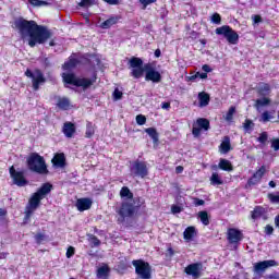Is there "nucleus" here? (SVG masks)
<instances>
[{
  "label": "nucleus",
  "instance_id": "obj_1",
  "mask_svg": "<svg viewBox=\"0 0 279 279\" xmlns=\"http://www.w3.org/2000/svg\"><path fill=\"white\" fill-rule=\"evenodd\" d=\"M13 29H17L21 38L25 40L28 38V47H36V45H45L53 36V33L45 25H38L34 20H25V17H17L14 20Z\"/></svg>",
  "mask_w": 279,
  "mask_h": 279
},
{
  "label": "nucleus",
  "instance_id": "obj_2",
  "mask_svg": "<svg viewBox=\"0 0 279 279\" xmlns=\"http://www.w3.org/2000/svg\"><path fill=\"white\" fill-rule=\"evenodd\" d=\"M120 197L123 201L120 207L116 210L119 217L122 219H134V217H138L141 208L145 207V198L137 196L134 198V193L128 186H122L120 190Z\"/></svg>",
  "mask_w": 279,
  "mask_h": 279
},
{
  "label": "nucleus",
  "instance_id": "obj_3",
  "mask_svg": "<svg viewBox=\"0 0 279 279\" xmlns=\"http://www.w3.org/2000/svg\"><path fill=\"white\" fill-rule=\"evenodd\" d=\"M129 68L131 69L130 76L134 80H141L145 75L146 82H151L153 84L162 82V74L156 70L154 63H145L143 65V59L138 57H132L129 60Z\"/></svg>",
  "mask_w": 279,
  "mask_h": 279
},
{
  "label": "nucleus",
  "instance_id": "obj_4",
  "mask_svg": "<svg viewBox=\"0 0 279 279\" xmlns=\"http://www.w3.org/2000/svg\"><path fill=\"white\" fill-rule=\"evenodd\" d=\"M53 190V185L49 182L44 183L28 199V204L24 210V221H29L32 219V215L40 208V203L51 191Z\"/></svg>",
  "mask_w": 279,
  "mask_h": 279
},
{
  "label": "nucleus",
  "instance_id": "obj_5",
  "mask_svg": "<svg viewBox=\"0 0 279 279\" xmlns=\"http://www.w3.org/2000/svg\"><path fill=\"white\" fill-rule=\"evenodd\" d=\"M26 165L33 173H38L39 175H47L49 173L45 157L40 156L38 153H31L26 158Z\"/></svg>",
  "mask_w": 279,
  "mask_h": 279
},
{
  "label": "nucleus",
  "instance_id": "obj_6",
  "mask_svg": "<svg viewBox=\"0 0 279 279\" xmlns=\"http://www.w3.org/2000/svg\"><path fill=\"white\" fill-rule=\"evenodd\" d=\"M64 84H70L71 86H76L77 88H90L97 82V73H94L92 78H80L75 73H63L62 74Z\"/></svg>",
  "mask_w": 279,
  "mask_h": 279
},
{
  "label": "nucleus",
  "instance_id": "obj_7",
  "mask_svg": "<svg viewBox=\"0 0 279 279\" xmlns=\"http://www.w3.org/2000/svg\"><path fill=\"white\" fill-rule=\"evenodd\" d=\"M24 75L32 80L33 90H40V86L47 83V78L40 69H35L34 72L31 69H26Z\"/></svg>",
  "mask_w": 279,
  "mask_h": 279
},
{
  "label": "nucleus",
  "instance_id": "obj_8",
  "mask_svg": "<svg viewBox=\"0 0 279 279\" xmlns=\"http://www.w3.org/2000/svg\"><path fill=\"white\" fill-rule=\"evenodd\" d=\"M217 36H223L229 45H239V33L230 25H222L216 28Z\"/></svg>",
  "mask_w": 279,
  "mask_h": 279
},
{
  "label": "nucleus",
  "instance_id": "obj_9",
  "mask_svg": "<svg viewBox=\"0 0 279 279\" xmlns=\"http://www.w3.org/2000/svg\"><path fill=\"white\" fill-rule=\"evenodd\" d=\"M132 265L135 268V274L141 279H151V265L143 259L132 260Z\"/></svg>",
  "mask_w": 279,
  "mask_h": 279
},
{
  "label": "nucleus",
  "instance_id": "obj_10",
  "mask_svg": "<svg viewBox=\"0 0 279 279\" xmlns=\"http://www.w3.org/2000/svg\"><path fill=\"white\" fill-rule=\"evenodd\" d=\"M131 173H133L134 178H141L145 180L149 175V168L147 167V161H142L136 159L133 161L131 167Z\"/></svg>",
  "mask_w": 279,
  "mask_h": 279
},
{
  "label": "nucleus",
  "instance_id": "obj_11",
  "mask_svg": "<svg viewBox=\"0 0 279 279\" xmlns=\"http://www.w3.org/2000/svg\"><path fill=\"white\" fill-rule=\"evenodd\" d=\"M9 173H10V178H11L13 184H15V186H19L21 189V187L27 186V184H29V180H27V178H25V171H23V170L17 171L16 168H14V166H11L9 168Z\"/></svg>",
  "mask_w": 279,
  "mask_h": 279
},
{
  "label": "nucleus",
  "instance_id": "obj_12",
  "mask_svg": "<svg viewBox=\"0 0 279 279\" xmlns=\"http://www.w3.org/2000/svg\"><path fill=\"white\" fill-rule=\"evenodd\" d=\"M265 173H267V168L262 166L258 170H256L253 175L247 180L244 189H252V186H256V184H260V180H263Z\"/></svg>",
  "mask_w": 279,
  "mask_h": 279
},
{
  "label": "nucleus",
  "instance_id": "obj_13",
  "mask_svg": "<svg viewBox=\"0 0 279 279\" xmlns=\"http://www.w3.org/2000/svg\"><path fill=\"white\" fill-rule=\"evenodd\" d=\"M265 173H267V168L262 166L258 170H256L253 175L247 180L244 189H252V186H256V184H260V180H263Z\"/></svg>",
  "mask_w": 279,
  "mask_h": 279
},
{
  "label": "nucleus",
  "instance_id": "obj_14",
  "mask_svg": "<svg viewBox=\"0 0 279 279\" xmlns=\"http://www.w3.org/2000/svg\"><path fill=\"white\" fill-rule=\"evenodd\" d=\"M265 173H267V168L262 166L258 170H256L253 175L247 180L244 189H252V186H256V184H260V180H263Z\"/></svg>",
  "mask_w": 279,
  "mask_h": 279
},
{
  "label": "nucleus",
  "instance_id": "obj_15",
  "mask_svg": "<svg viewBox=\"0 0 279 279\" xmlns=\"http://www.w3.org/2000/svg\"><path fill=\"white\" fill-rule=\"evenodd\" d=\"M269 267H278V262L275 259L257 262L254 264L253 271L254 274H257V276H263V274H265Z\"/></svg>",
  "mask_w": 279,
  "mask_h": 279
},
{
  "label": "nucleus",
  "instance_id": "obj_16",
  "mask_svg": "<svg viewBox=\"0 0 279 279\" xmlns=\"http://www.w3.org/2000/svg\"><path fill=\"white\" fill-rule=\"evenodd\" d=\"M202 271H204V264L202 262L190 264L184 268V274L194 278H202Z\"/></svg>",
  "mask_w": 279,
  "mask_h": 279
},
{
  "label": "nucleus",
  "instance_id": "obj_17",
  "mask_svg": "<svg viewBox=\"0 0 279 279\" xmlns=\"http://www.w3.org/2000/svg\"><path fill=\"white\" fill-rule=\"evenodd\" d=\"M196 125L198 126L192 128V134L195 137L201 136L202 130H204V132H208V130H210V121L206 118H198L196 120Z\"/></svg>",
  "mask_w": 279,
  "mask_h": 279
},
{
  "label": "nucleus",
  "instance_id": "obj_18",
  "mask_svg": "<svg viewBox=\"0 0 279 279\" xmlns=\"http://www.w3.org/2000/svg\"><path fill=\"white\" fill-rule=\"evenodd\" d=\"M243 239V231L236 228H229L227 230V240L230 245H239Z\"/></svg>",
  "mask_w": 279,
  "mask_h": 279
},
{
  "label": "nucleus",
  "instance_id": "obj_19",
  "mask_svg": "<svg viewBox=\"0 0 279 279\" xmlns=\"http://www.w3.org/2000/svg\"><path fill=\"white\" fill-rule=\"evenodd\" d=\"M76 208L78 213L90 210V208H93V199H90L89 197L78 198L76 201Z\"/></svg>",
  "mask_w": 279,
  "mask_h": 279
},
{
  "label": "nucleus",
  "instance_id": "obj_20",
  "mask_svg": "<svg viewBox=\"0 0 279 279\" xmlns=\"http://www.w3.org/2000/svg\"><path fill=\"white\" fill-rule=\"evenodd\" d=\"M51 162L56 169H64L66 167V156H64V153H57L51 159Z\"/></svg>",
  "mask_w": 279,
  "mask_h": 279
},
{
  "label": "nucleus",
  "instance_id": "obj_21",
  "mask_svg": "<svg viewBox=\"0 0 279 279\" xmlns=\"http://www.w3.org/2000/svg\"><path fill=\"white\" fill-rule=\"evenodd\" d=\"M75 123L73 122H64L62 132L66 138H73L75 132H76Z\"/></svg>",
  "mask_w": 279,
  "mask_h": 279
},
{
  "label": "nucleus",
  "instance_id": "obj_22",
  "mask_svg": "<svg viewBox=\"0 0 279 279\" xmlns=\"http://www.w3.org/2000/svg\"><path fill=\"white\" fill-rule=\"evenodd\" d=\"M220 154H230L232 151V144L230 143V136H225L222 142L219 145Z\"/></svg>",
  "mask_w": 279,
  "mask_h": 279
},
{
  "label": "nucleus",
  "instance_id": "obj_23",
  "mask_svg": "<svg viewBox=\"0 0 279 279\" xmlns=\"http://www.w3.org/2000/svg\"><path fill=\"white\" fill-rule=\"evenodd\" d=\"M119 21H121V16H119V15L111 16L100 24V28L101 29H110V27H112V25H117V23H119Z\"/></svg>",
  "mask_w": 279,
  "mask_h": 279
},
{
  "label": "nucleus",
  "instance_id": "obj_24",
  "mask_svg": "<svg viewBox=\"0 0 279 279\" xmlns=\"http://www.w3.org/2000/svg\"><path fill=\"white\" fill-rule=\"evenodd\" d=\"M271 94V85L268 83H259V86L257 87V95L259 97H267V95Z\"/></svg>",
  "mask_w": 279,
  "mask_h": 279
},
{
  "label": "nucleus",
  "instance_id": "obj_25",
  "mask_svg": "<svg viewBox=\"0 0 279 279\" xmlns=\"http://www.w3.org/2000/svg\"><path fill=\"white\" fill-rule=\"evenodd\" d=\"M267 106H271V98L263 96L255 100L254 108L256 110H260V108H265Z\"/></svg>",
  "mask_w": 279,
  "mask_h": 279
},
{
  "label": "nucleus",
  "instance_id": "obj_26",
  "mask_svg": "<svg viewBox=\"0 0 279 279\" xmlns=\"http://www.w3.org/2000/svg\"><path fill=\"white\" fill-rule=\"evenodd\" d=\"M198 104L199 108H206L210 104V94L206 92L198 93Z\"/></svg>",
  "mask_w": 279,
  "mask_h": 279
},
{
  "label": "nucleus",
  "instance_id": "obj_27",
  "mask_svg": "<svg viewBox=\"0 0 279 279\" xmlns=\"http://www.w3.org/2000/svg\"><path fill=\"white\" fill-rule=\"evenodd\" d=\"M218 169H221V171H234V166H232V162L228 159L221 158L218 163Z\"/></svg>",
  "mask_w": 279,
  "mask_h": 279
},
{
  "label": "nucleus",
  "instance_id": "obj_28",
  "mask_svg": "<svg viewBox=\"0 0 279 279\" xmlns=\"http://www.w3.org/2000/svg\"><path fill=\"white\" fill-rule=\"evenodd\" d=\"M146 134L151 137V141L154 145H158L160 135L158 134V131L156 128H147L145 129Z\"/></svg>",
  "mask_w": 279,
  "mask_h": 279
},
{
  "label": "nucleus",
  "instance_id": "obj_29",
  "mask_svg": "<svg viewBox=\"0 0 279 279\" xmlns=\"http://www.w3.org/2000/svg\"><path fill=\"white\" fill-rule=\"evenodd\" d=\"M197 218L201 220L203 226H210V215L206 210H201L197 213Z\"/></svg>",
  "mask_w": 279,
  "mask_h": 279
},
{
  "label": "nucleus",
  "instance_id": "obj_30",
  "mask_svg": "<svg viewBox=\"0 0 279 279\" xmlns=\"http://www.w3.org/2000/svg\"><path fill=\"white\" fill-rule=\"evenodd\" d=\"M265 215V208L263 206H256L254 210L251 211V219L256 221V219H260Z\"/></svg>",
  "mask_w": 279,
  "mask_h": 279
},
{
  "label": "nucleus",
  "instance_id": "obj_31",
  "mask_svg": "<svg viewBox=\"0 0 279 279\" xmlns=\"http://www.w3.org/2000/svg\"><path fill=\"white\" fill-rule=\"evenodd\" d=\"M57 108L59 110H69V108H71V100H69V98L66 97L59 98L57 102Z\"/></svg>",
  "mask_w": 279,
  "mask_h": 279
},
{
  "label": "nucleus",
  "instance_id": "obj_32",
  "mask_svg": "<svg viewBox=\"0 0 279 279\" xmlns=\"http://www.w3.org/2000/svg\"><path fill=\"white\" fill-rule=\"evenodd\" d=\"M95 130H97V125L93 124V122H86V131H85V138H93L95 136Z\"/></svg>",
  "mask_w": 279,
  "mask_h": 279
},
{
  "label": "nucleus",
  "instance_id": "obj_33",
  "mask_svg": "<svg viewBox=\"0 0 279 279\" xmlns=\"http://www.w3.org/2000/svg\"><path fill=\"white\" fill-rule=\"evenodd\" d=\"M196 234L195 227L191 226L187 227L183 232V239L185 241H193L194 236Z\"/></svg>",
  "mask_w": 279,
  "mask_h": 279
},
{
  "label": "nucleus",
  "instance_id": "obj_34",
  "mask_svg": "<svg viewBox=\"0 0 279 279\" xmlns=\"http://www.w3.org/2000/svg\"><path fill=\"white\" fill-rule=\"evenodd\" d=\"M77 64H80V60L75 59L73 57H70L69 61L63 64V69L65 71H71V69H75V66H77Z\"/></svg>",
  "mask_w": 279,
  "mask_h": 279
},
{
  "label": "nucleus",
  "instance_id": "obj_35",
  "mask_svg": "<svg viewBox=\"0 0 279 279\" xmlns=\"http://www.w3.org/2000/svg\"><path fill=\"white\" fill-rule=\"evenodd\" d=\"M210 184H213V186H221V184H223V180H221V177H219V173L214 172L211 174Z\"/></svg>",
  "mask_w": 279,
  "mask_h": 279
},
{
  "label": "nucleus",
  "instance_id": "obj_36",
  "mask_svg": "<svg viewBox=\"0 0 279 279\" xmlns=\"http://www.w3.org/2000/svg\"><path fill=\"white\" fill-rule=\"evenodd\" d=\"M110 274V267L102 266L97 269V276L99 278H106Z\"/></svg>",
  "mask_w": 279,
  "mask_h": 279
},
{
  "label": "nucleus",
  "instance_id": "obj_37",
  "mask_svg": "<svg viewBox=\"0 0 279 279\" xmlns=\"http://www.w3.org/2000/svg\"><path fill=\"white\" fill-rule=\"evenodd\" d=\"M274 119V116L271 114L270 111H264L262 114H260V118H259V121L262 123H269V121Z\"/></svg>",
  "mask_w": 279,
  "mask_h": 279
},
{
  "label": "nucleus",
  "instance_id": "obj_38",
  "mask_svg": "<svg viewBox=\"0 0 279 279\" xmlns=\"http://www.w3.org/2000/svg\"><path fill=\"white\" fill-rule=\"evenodd\" d=\"M28 3L33 8H43V5H49V2H47L45 0H28Z\"/></svg>",
  "mask_w": 279,
  "mask_h": 279
},
{
  "label": "nucleus",
  "instance_id": "obj_39",
  "mask_svg": "<svg viewBox=\"0 0 279 279\" xmlns=\"http://www.w3.org/2000/svg\"><path fill=\"white\" fill-rule=\"evenodd\" d=\"M234 112H236V107L231 106L226 114V121H232L234 119Z\"/></svg>",
  "mask_w": 279,
  "mask_h": 279
},
{
  "label": "nucleus",
  "instance_id": "obj_40",
  "mask_svg": "<svg viewBox=\"0 0 279 279\" xmlns=\"http://www.w3.org/2000/svg\"><path fill=\"white\" fill-rule=\"evenodd\" d=\"M89 241L93 243L94 247H99V245H101V240H99L95 234L89 235Z\"/></svg>",
  "mask_w": 279,
  "mask_h": 279
},
{
  "label": "nucleus",
  "instance_id": "obj_41",
  "mask_svg": "<svg viewBox=\"0 0 279 279\" xmlns=\"http://www.w3.org/2000/svg\"><path fill=\"white\" fill-rule=\"evenodd\" d=\"M269 138V135L267 134V132H262L257 138L258 143H260L262 145H265V143H267Z\"/></svg>",
  "mask_w": 279,
  "mask_h": 279
},
{
  "label": "nucleus",
  "instance_id": "obj_42",
  "mask_svg": "<svg viewBox=\"0 0 279 279\" xmlns=\"http://www.w3.org/2000/svg\"><path fill=\"white\" fill-rule=\"evenodd\" d=\"M78 5L80 8H90L92 5H95V0H81Z\"/></svg>",
  "mask_w": 279,
  "mask_h": 279
},
{
  "label": "nucleus",
  "instance_id": "obj_43",
  "mask_svg": "<svg viewBox=\"0 0 279 279\" xmlns=\"http://www.w3.org/2000/svg\"><path fill=\"white\" fill-rule=\"evenodd\" d=\"M135 121H136L137 125H145V123H147V117H145L143 114H137L135 118Z\"/></svg>",
  "mask_w": 279,
  "mask_h": 279
},
{
  "label": "nucleus",
  "instance_id": "obj_44",
  "mask_svg": "<svg viewBox=\"0 0 279 279\" xmlns=\"http://www.w3.org/2000/svg\"><path fill=\"white\" fill-rule=\"evenodd\" d=\"M267 197L271 204H279V195H275L274 193H268Z\"/></svg>",
  "mask_w": 279,
  "mask_h": 279
},
{
  "label": "nucleus",
  "instance_id": "obj_45",
  "mask_svg": "<svg viewBox=\"0 0 279 279\" xmlns=\"http://www.w3.org/2000/svg\"><path fill=\"white\" fill-rule=\"evenodd\" d=\"M243 128L246 132H250V130H252V128H254V122L250 119H246L243 123Z\"/></svg>",
  "mask_w": 279,
  "mask_h": 279
},
{
  "label": "nucleus",
  "instance_id": "obj_46",
  "mask_svg": "<svg viewBox=\"0 0 279 279\" xmlns=\"http://www.w3.org/2000/svg\"><path fill=\"white\" fill-rule=\"evenodd\" d=\"M211 23L215 25H220L221 24V15L219 13H214L211 15Z\"/></svg>",
  "mask_w": 279,
  "mask_h": 279
},
{
  "label": "nucleus",
  "instance_id": "obj_47",
  "mask_svg": "<svg viewBox=\"0 0 279 279\" xmlns=\"http://www.w3.org/2000/svg\"><path fill=\"white\" fill-rule=\"evenodd\" d=\"M112 95H113L114 101H119L120 99H123V92L119 90V88H116Z\"/></svg>",
  "mask_w": 279,
  "mask_h": 279
},
{
  "label": "nucleus",
  "instance_id": "obj_48",
  "mask_svg": "<svg viewBox=\"0 0 279 279\" xmlns=\"http://www.w3.org/2000/svg\"><path fill=\"white\" fill-rule=\"evenodd\" d=\"M65 256L66 258H72V256H75V247L69 246Z\"/></svg>",
  "mask_w": 279,
  "mask_h": 279
},
{
  "label": "nucleus",
  "instance_id": "obj_49",
  "mask_svg": "<svg viewBox=\"0 0 279 279\" xmlns=\"http://www.w3.org/2000/svg\"><path fill=\"white\" fill-rule=\"evenodd\" d=\"M171 213L173 215H179V213H182V207L181 206H178V205H172L171 206Z\"/></svg>",
  "mask_w": 279,
  "mask_h": 279
},
{
  "label": "nucleus",
  "instance_id": "obj_50",
  "mask_svg": "<svg viewBox=\"0 0 279 279\" xmlns=\"http://www.w3.org/2000/svg\"><path fill=\"white\" fill-rule=\"evenodd\" d=\"M271 148L275 151H279V138H275V140L271 141Z\"/></svg>",
  "mask_w": 279,
  "mask_h": 279
},
{
  "label": "nucleus",
  "instance_id": "obj_51",
  "mask_svg": "<svg viewBox=\"0 0 279 279\" xmlns=\"http://www.w3.org/2000/svg\"><path fill=\"white\" fill-rule=\"evenodd\" d=\"M44 239H45V234L44 233H37L35 235V241H36V243H38V245H40L43 243Z\"/></svg>",
  "mask_w": 279,
  "mask_h": 279
},
{
  "label": "nucleus",
  "instance_id": "obj_52",
  "mask_svg": "<svg viewBox=\"0 0 279 279\" xmlns=\"http://www.w3.org/2000/svg\"><path fill=\"white\" fill-rule=\"evenodd\" d=\"M140 3H142V5H144V10H145V8H147V5H151V3H156V0H140Z\"/></svg>",
  "mask_w": 279,
  "mask_h": 279
},
{
  "label": "nucleus",
  "instance_id": "obj_53",
  "mask_svg": "<svg viewBox=\"0 0 279 279\" xmlns=\"http://www.w3.org/2000/svg\"><path fill=\"white\" fill-rule=\"evenodd\" d=\"M265 234H268V235L274 234V227L271 225H267L265 227Z\"/></svg>",
  "mask_w": 279,
  "mask_h": 279
},
{
  "label": "nucleus",
  "instance_id": "obj_54",
  "mask_svg": "<svg viewBox=\"0 0 279 279\" xmlns=\"http://www.w3.org/2000/svg\"><path fill=\"white\" fill-rule=\"evenodd\" d=\"M204 204H206L205 199H201V198H197V197L194 198V205L195 206H204Z\"/></svg>",
  "mask_w": 279,
  "mask_h": 279
},
{
  "label": "nucleus",
  "instance_id": "obj_55",
  "mask_svg": "<svg viewBox=\"0 0 279 279\" xmlns=\"http://www.w3.org/2000/svg\"><path fill=\"white\" fill-rule=\"evenodd\" d=\"M105 3H108L109 5H119V0H102Z\"/></svg>",
  "mask_w": 279,
  "mask_h": 279
},
{
  "label": "nucleus",
  "instance_id": "obj_56",
  "mask_svg": "<svg viewBox=\"0 0 279 279\" xmlns=\"http://www.w3.org/2000/svg\"><path fill=\"white\" fill-rule=\"evenodd\" d=\"M202 69H203V71H204L205 73H210V72L213 71V69H210V65H208V64H204V65L202 66Z\"/></svg>",
  "mask_w": 279,
  "mask_h": 279
},
{
  "label": "nucleus",
  "instance_id": "obj_57",
  "mask_svg": "<svg viewBox=\"0 0 279 279\" xmlns=\"http://www.w3.org/2000/svg\"><path fill=\"white\" fill-rule=\"evenodd\" d=\"M161 108L162 110H169V108H171V102H162Z\"/></svg>",
  "mask_w": 279,
  "mask_h": 279
},
{
  "label": "nucleus",
  "instance_id": "obj_58",
  "mask_svg": "<svg viewBox=\"0 0 279 279\" xmlns=\"http://www.w3.org/2000/svg\"><path fill=\"white\" fill-rule=\"evenodd\" d=\"M253 21H254V23H262L263 17L260 15H254Z\"/></svg>",
  "mask_w": 279,
  "mask_h": 279
},
{
  "label": "nucleus",
  "instance_id": "obj_59",
  "mask_svg": "<svg viewBox=\"0 0 279 279\" xmlns=\"http://www.w3.org/2000/svg\"><path fill=\"white\" fill-rule=\"evenodd\" d=\"M199 77V72H197L196 74L189 76L190 82H195L196 78Z\"/></svg>",
  "mask_w": 279,
  "mask_h": 279
},
{
  "label": "nucleus",
  "instance_id": "obj_60",
  "mask_svg": "<svg viewBox=\"0 0 279 279\" xmlns=\"http://www.w3.org/2000/svg\"><path fill=\"white\" fill-rule=\"evenodd\" d=\"M9 254H10V253L1 252V253H0V260H3V259H5V258H8Z\"/></svg>",
  "mask_w": 279,
  "mask_h": 279
},
{
  "label": "nucleus",
  "instance_id": "obj_61",
  "mask_svg": "<svg viewBox=\"0 0 279 279\" xmlns=\"http://www.w3.org/2000/svg\"><path fill=\"white\" fill-rule=\"evenodd\" d=\"M183 171H184V167H182V166H178L175 168V173H182Z\"/></svg>",
  "mask_w": 279,
  "mask_h": 279
},
{
  "label": "nucleus",
  "instance_id": "obj_62",
  "mask_svg": "<svg viewBox=\"0 0 279 279\" xmlns=\"http://www.w3.org/2000/svg\"><path fill=\"white\" fill-rule=\"evenodd\" d=\"M160 56H162V51H160V49H156L155 50V58H160Z\"/></svg>",
  "mask_w": 279,
  "mask_h": 279
},
{
  "label": "nucleus",
  "instance_id": "obj_63",
  "mask_svg": "<svg viewBox=\"0 0 279 279\" xmlns=\"http://www.w3.org/2000/svg\"><path fill=\"white\" fill-rule=\"evenodd\" d=\"M167 252H168L169 256H173L175 254V251H173V247H169L167 250Z\"/></svg>",
  "mask_w": 279,
  "mask_h": 279
},
{
  "label": "nucleus",
  "instance_id": "obj_64",
  "mask_svg": "<svg viewBox=\"0 0 279 279\" xmlns=\"http://www.w3.org/2000/svg\"><path fill=\"white\" fill-rule=\"evenodd\" d=\"M268 279H278V274H271L267 276Z\"/></svg>",
  "mask_w": 279,
  "mask_h": 279
}]
</instances>
